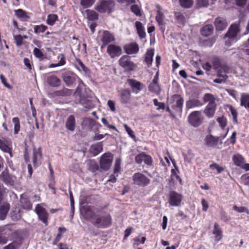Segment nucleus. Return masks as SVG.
I'll list each match as a JSON object with an SVG mask.
<instances>
[{"label": "nucleus", "mask_w": 249, "mask_h": 249, "mask_svg": "<svg viewBox=\"0 0 249 249\" xmlns=\"http://www.w3.org/2000/svg\"><path fill=\"white\" fill-rule=\"evenodd\" d=\"M213 69L216 71L217 78L213 80V82L217 84H222L226 81L228 78V73H233L236 76L243 77V80H249V73L246 72L241 67L236 68L234 69L230 67L226 63H222L217 57H214L212 61Z\"/></svg>", "instance_id": "obj_1"}, {"label": "nucleus", "mask_w": 249, "mask_h": 249, "mask_svg": "<svg viewBox=\"0 0 249 249\" xmlns=\"http://www.w3.org/2000/svg\"><path fill=\"white\" fill-rule=\"evenodd\" d=\"M90 219L93 224L100 228H107L111 224V218L108 214H103L99 217L96 215H92Z\"/></svg>", "instance_id": "obj_2"}, {"label": "nucleus", "mask_w": 249, "mask_h": 249, "mask_svg": "<svg viewBox=\"0 0 249 249\" xmlns=\"http://www.w3.org/2000/svg\"><path fill=\"white\" fill-rule=\"evenodd\" d=\"M203 117L201 112L200 111H194L191 112L188 116V121L189 124L194 127L199 126L203 122Z\"/></svg>", "instance_id": "obj_3"}, {"label": "nucleus", "mask_w": 249, "mask_h": 249, "mask_svg": "<svg viewBox=\"0 0 249 249\" xmlns=\"http://www.w3.org/2000/svg\"><path fill=\"white\" fill-rule=\"evenodd\" d=\"M119 65L125 71H131L136 67V64L134 63L130 57L126 55L122 56L118 61Z\"/></svg>", "instance_id": "obj_4"}, {"label": "nucleus", "mask_w": 249, "mask_h": 249, "mask_svg": "<svg viewBox=\"0 0 249 249\" xmlns=\"http://www.w3.org/2000/svg\"><path fill=\"white\" fill-rule=\"evenodd\" d=\"M132 179L134 184L140 187H145L148 185L150 182V179L139 172L136 173L133 175Z\"/></svg>", "instance_id": "obj_5"}, {"label": "nucleus", "mask_w": 249, "mask_h": 249, "mask_svg": "<svg viewBox=\"0 0 249 249\" xmlns=\"http://www.w3.org/2000/svg\"><path fill=\"white\" fill-rule=\"evenodd\" d=\"M114 6V3L111 0H103L96 6L95 9L99 13L111 12Z\"/></svg>", "instance_id": "obj_6"}, {"label": "nucleus", "mask_w": 249, "mask_h": 249, "mask_svg": "<svg viewBox=\"0 0 249 249\" xmlns=\"http://www.w3.org/2000/svg\"><path fill=\"white\" fill-rule=\"evenodd\" d=\"M239 32V24L234 23L231 25L225 36L228 37L231 41L236 42L238 39L237 35Z\"/></svg>", "instance_id": "obj_7"}, {"label": "nucleus", "mask_w": 249, "mask_h": 249, "mask_svg": "<svg viewBox=\"0 0 249 249\" xmlns=\"http://www.w3.org/2000/svg\"><path fill=\"white\" fill-rule=\"evenodd\" d=\"M12 229L10 225L0 227V245L5 244L8 241V236L11 235Z\"/></svg>", "instance_id": "obj_8"}, {"label": "nucleus", "mask_w": 249, "mask_h": 249, "mask_svg": "<svg viewBox=\"0 0 249 249\" xmlns=\"http://www.w3.org/2000/svg\"><path fill=\"white\" fill-rule=\"evenodd\" d=\"M113 158L110 153H105L101 157L100 160V168L103 170L107 171L110 167Z\"/></svg>", "instance_id": "obj_9"}, {"label": "nucleus", "mask_w": 249, "mask_h": 249, "mask_svg": "<svg viewBox=\"0 0 249 249\" xmlns=\"http://www.w3.org/2000/svg\"><path fill=\"white\" fill-rule=\"evenodd\" d=\"M183 103V99L178 95H173L170 101L171 107L179 113L182 111Z\"/></svg>", "instance_id": "obj_10"}, {"label": "nucleus", "mask_w": 249, "mask_h": 249, "mask_svg": "<svg viewBox=\"0 0 249 249\" xmlns=\"http://www.w3.org/2000/svg\"><path fill=\"white\" fill-rule=\"evenodd\" d=\"M35 212L37 214L39 219L46 225H47L49 214L45 209L43 208L40 204H37L36 207Z\"/></svg>", "instance_id": "obj_11"}, {"label": "nucleus", "mask_w": 249, "mask_h": 249, "mask_svg": "<svg viewBox=\"0 0 249 249\" xmlns=\"http://www.w3.org/2000/svg\"><path fill=\"white\" fill-rule=\"evenodd\" d=\"M182 200V196L180 194L175 191H172L169 194V203L172 206H178Z\"/></svg>", "instance_id": "obj_12"}, {"label": "nucleus", "mask_w": 249, "mask_h": 249, "mask_svg": "<svg viewBox=\"0 0 249 249\" xmlns=\"http://www.w3.org/2000/svg\"><path fill=\"white\" fill-rule=\"evenodd\" d=\"M107 52L111 58L119 56L122 53V50L119 46L110 44L107 48Z\"/></svg>", "instance_id": "obj_13"}, {"label": "nucleus", "mask_w": 249, "mask_h": 249, "mask_svg": "<svg viewBox=\"0 0 249 249\" xmlns=\"http://www.w3.org/2000/svg\"><path fill=\"white\" fill-rule=\"evenodd\" d=\"M42 158V153L41 148H37L34 147L32 162L35 167H37L41 164V159Z\"/></svg>", "instance_id": "obj_14"}, {"label": "nucleus", "mask_w": 249, "mask_h": 249, "mask_svg": "<svg viewBox=\"0 0 249 249\" xmlns=\"http://www.w3.org/2000/svg\"><path fill=\"white\" fill-rule=\"evenodd\" d=\"M135 161L138 164H141L143 161L147 165H150L152 163V160L149 155L145 154L142 152L136 156Z\"/></svg>", "instance_id": "obj_15"}, {"label": "nucleus", "mask_w": 249, "mask_h": 249, "mask_svg": "<svg viewBox=\"0 0 249 249\" xmlns=\"http://www.w3.org/2000/svg\"><path fill=\"white\" fill-rule=\"evenodd\" d=\"M158 72H157L154 76L152 82L148 86L149 90L157 94H159L160 91V88L158 84Z\"/></svg>", "instance_id": "obj_16"}, {"label": "nucleus", "mask_w": 249, "mask_h": 249, "mask_svg": "<svg viewBox=\"0 0 249 249\" xmlns=\"http://www.w3.org/2000/svg\"><path fill=\"white\" fill-rule=\"evenodd\" d=\"M127 83L131 87L133 92L138 94L142 90L143 85L140 82L134 79H128Z\"/></svg>", "instance_id": "obj_17"}, {"label": "nucleus", "mask_w": 249, "mask_h": 249, "mask_svg": "<svg viewBox=\"0 0 249 249\" xmlns=\"http://www.w3.org/2000/svg\"><path fill=\"white\" fill-rule=\"evenodd\" d=\"M62 77L64 82L68 86L72 85L77 77L76 74L71 72L64 73L62 74Z\"/></svg>", "instance_id": "obj_18"}, {"label": "nucleus", "mask_w": 249, "mask_h": 249, "mask_svg": "<svg viewBox=\"0 0 249 249\" xmlns=\"http://www.w3.org/2000/svg\"><path fill=\"white\" fill-rule=\"evenodd\" d=\"M0 149L4 152L9 153L10 156L12 157V148L8 140L3 138L0 139Z\"/></svg>", "instance_id": "obj_19"}, {"label": "nucleus", "mask_w": 249, "mask_h": 249, "mask_svg": "<svg viewBox=\"0 0 249 249\" xmlns=\"http://www.w3.org/2000/svg\"><path fill=\"white\" fill-rule=\"evenodd\" d=\"M125 52L128 54H133L137 53L139 50L138 45L135 42H132L126 44L124 47Z\"/></svg>", "instance_id": "obj_20"}, {"label": "nucleus", "mask_w": 249, "mask_h": 249, "mask_svg": "<svg viewBox=\"0 0 249 249\" xmlns=\"http://www.w3.org/2000/svg\"><path fill=\"white\" fill-rule=\"evenodd\" d=\"M131 99V92L128 89H124L120 93V102L123 104L128 103Z\"/></svg>", "instance_id": "obj_21"}, {"label": "nucleus", "mask_w": 249, "mask_h": 249, "mask_svg": "<svg viewBox=\"0 0 249 249\" xmlns=\"http://www.w3.org/2000/svg\"><path fill=\"white\" fill-rule=\"evenodd\" d=\"M214 24L216 30L219 31H223L225 29L228 25L225 19L221 17L217 18L215 19Z\"/></svg>", "instance_id": "obj_22"}, {"label": "nucleus", "mask_w": 249, "mask_h": 249, "mask_svg": "<svg viewBox=\"0 0 249 249\" xmlns=\"http://www.w3.org/2000/svg\"><path fill=\"white\" fill-rule=\"evenodd\" d=\"M115 40L114 36L113 34L107 31H105L103 32L101 41L104 45L114 41Z\"/></svg>", "instance_id": "obj_23"}, {"label": "nucleus", "mask_w": 249, "mask_h": 249, "mask_svg": "<svg viewBox=\"0 0 249 249\" xmlns=\"http://www.w3.org/2000/svg\"><path fill=\"white\" fill-rule=\"evenodd\" d=\"M216 109L215 103L208 104L204 110V112L208 118L213 116Z\"/></svg>", "instance_id": "obj_24"}, {"label": "nucleus", "mask_w": 249, "mask_h": 249, "mask_svg": "<svg viewBox=\"0 0 249 249\" xmlns=\"http://www.w3.org/2000/svg\"><path fill=\"white\" fill-rule=\"evenodd\" d=\"M66 128L69 131H74L75 128V120L73 115H70L67 118L65 123Z\"/></svg>", "instance_id": "obj_25"}, {"label": "nucleus", "mask_w": 249, "mask_h": 249, "mask_svg": "<svg viewBox=\"0 0 249 249\" xmlns=\"http://www.w3.org/2000/svg\"><path fill=\"white\" fill-rule=\"evenodd\" d=\"M164 14L160 11V9H159L157 11V14L156 16V20L163 32L165 30V22L164 21Z\"/></svg>", "instance_id": "obj_26"}, {"label": "nucleus", "mask_w": 249, "mask_h": 249, "mask_svg": "<svg viewBox=\"0 0 249 249\" xmlns=\"http://www.w3.org/2000/svg\"><path fill=\"white\" fill-rule=\"evenodd\" d=\"M46 81L50 86L53 87H58L61 83L60 80L55 75L48 76Z\"/></svg>", "instance_id": "obj_27"}, {"label": "nucleus", "mask_w": 249, "mask_h": 249, "mask_svg": "<svg viewBox=\"0 0 249 249\" xmlns=\"http://www.w3.org/2000/svg\"><path fill=\"white\" fill-rule=\"evenodd\" d=\"M83 125H85V127H87L90 129H92L94 126H96L97 128L101 126L100 124L97 123L92 119L89 118H86L84 119L83 121Z\"/></svg>", "instance_id": "obj_28"}, {"label": "nucleus", "mask_w": 249, "mask_h": 249, "mask_svg": "<svg viewBox=\"0 0 249 249\" xmlns=\"http://www.w3.org/2000/svg\"><path fill=\"white\" fill-rule=\"evenodd\" d=\"M219 138L214 137L212 135L207 136L205 138V142L207 146L213 147L215 146L218 142Z\"/></svg>", "instance_id": "obj_29"}, {"label": "nucleus", "mask_w": 249, "mask_h": 249, "mask_svg": "<svg viewBox=\"0 0 249 249\" xmlns=\"http://www.w3.org/2000/svg\"><path fill=\"white\" fill-rule=\"evenodd\" d=\"M213 233L214 235L215 240L216 242L219 241L223 237L222 231L216 223L214 224Z\"/></svg>", "instance_id": "obj_30"}, {"label": "nucleus", "mask_w": 249, "mask_h": 249, "mask_svg": "<svg viewBox=\"0 0 249 249\" xmlns=\"http://www.w3.org/2000/svg\"><path fill=\"white\" fill-rule=\"evenodd\" d=\"M103 149V145L101 142L92 145L89 149L90 152L94 156H96L99 154Z\"/></svg>", "instance_id": "obj_31"}, {"label": "nucleus", "mask_w": 249, "mask_h": 249, "mask_svg": "<svg viewBox=\"0 0 249 249\" xmlns=\"http://www.w3.org/2000/svg\"><path fill=\"white\" fill-rule=\"evenodd\" d=\"M10 209V205L8 203H4L0 206V219L4 220Z\"/></svg>", "instance_id": "obj_32"}, {"label": "nucleus", "mask_w": 249, "mask_h": 249, "mask_svg": "<svg viewBox=\"0 0 249 249\" xmlns=\"http://www.w3.org/2000/svg\"><path fill=\"white\" fill-rule=\"evenodd\" d=\"M232 160L235 165L239 167L243 166L245 163V160L242 155L240 154H236L233 156Z\"/></svg>", "instance_id": "obj_33"}, {"label": "nucleus", "mask_w": 249, "mask_h": 249, "mask_svg": "<svg viewBox=\"0 0 249 249\" xmlns=\"http://www.w3.org/2000/svg\"><path fill=\"white\" fill-rule=\"evenodd\" d=\"M213 30V26L212 24H208L201 29V33L203 36H207L211 35Z\"/></svg>", "instance_id": "obj_34"}, {"label": "nucleus", "mask_w": 249, "mask_h": 249, "mask_svg": "<svg viewBox=\"0 0 249 249\" xmlns=\"http://www.w3.org/2000/svg\"><path fill=\"white\" fill-rule=\"evenodd\" d=\"M154 54V50L153 49L148 50L146 52L145 57V62L148 66L151 65L152 64Z\"/></svg>", "instance_id": "obj_35"}, {"label": "nucleus", "mask_w": 249, "mask_h": 249, "mask_svg": "<svg viewBox=\"0 0 249 249\" xmlns=\"http://www.w3.org/2000/svg\"><path fill=\"white\" fill-rule=\"evenodd\" d=\"M135 26L139 36L142 38H144L145 36V32L142 23L140 21H136Z\"/></svg>", "instance_id": "obj_36"}, {"label": "nucleus", "mask_w": 249, "mask_h": 249, "mask_svg": "<svg viewBox=\"0 0 249 249\" xmlns=\"http://www.w3.org/2000/svg\"><path fill=\"white\" fill-rule=\"evenodd\" d=\"M202 104L198 100H189L186 102V106L187 109H190L196 107L201 106Z\"/></svg>", "instance_id": "obj_37"}, {"label": "nucleus", "mask_w": 249, "mask_h": 249, "mask_svg": "<svg viewBox=\"0 0 249 249\" xmlns=\"http://www.w3.org/2000/svg\"><path fill=\"white\" fill-rule=\"evenodd\" d=\"M86 12L87 13V18L89 20H95L98 19V15L94 11L87 10Z\"/></svg>", "instance_id": "obj_38"}, {"label": "nucleus", "mask_w": 249, "mask_h": 249, "mask_svg": "<svg viewBox=\"0 0 249 249\" xmlns=\"http://www.w3.org/2000/svg\"><path fill=\"white\" fill-rule=\"evenodd\" d=\"M58 19V17L55 14H50L47 17V23L51 26L54 24L55 21Z\"/></svg>", "instance_id": "obj_39"}, {"label": "nucleus", "mask_w": 249, "mask_h": 249, "mask_svg": "<svg viewBox=\"0 0 249 249\" xmlns=\"http://www.w3.org/2000/svg\"><path fill=\"white\" fill-rule=\"evenodd\" d=\"M20 202L22 203V207L24 209L31 210L32 209V205L28 199L22 198L20 199Z\"/></svg>", "instance_id": "obj_40"}, {"label": "nucleus", "mask_w": 249, "mask_h": 249, "mask_svg": "<svg viewBox=\"0 0 249 249\" xmlns=\"http://www.w3.org/2000/svg\"><path fill=\"white\" fill-rule=\"evenodd\" d=\"M55 95L59 96H66L71 94V90L68 89H64L54 92Z\"/></svg>", "instance_id": "obj_41"}, {"label": "nucleus", "mask_w": 249, "mask_h": 249, "mask_svg": "<svg viewBox=\"0 0 249 249\" xmlns=\"http://www.w3.org/2000/svg\"><path fill=\"white\" fill-rule=\"evenodd\" d=\"M249 104V95L243 94L241 98V105L247 108V106Z\"/></svg>", "instance_id": "obj_42"}, {"label": "nucleus", "mask_w": 249, "mask_h": 249, "mask_svg": "<svg viewBox=\"0 0 249 249\" xmlns=\"http://www.w3.org/2000/svg\"><path fill=\"white\" fill-rule=\"evenodd\" d=\"M215 98L209 93H206L203 97V100L205 103L209 102V104L215 103Z\"/></svg>", "instance_id": "obj_43"}, {"label": "nucleus", "mask_w": 249, "mask_h": 249, "mask_svg": "<svg viewBox=\"0 0 249 249\" xmlns=\"http://www.w3.org/2000/svg\"><path fill=\"white\" fill-rule=\"evenodd\" d=\"M180 5L186 8H190L193 3L192 0H179Z\"/></svg>", "instance_id": "obj_44"}, {"label": "nucleus", "mask_w": 249, "mask_h": 249, "mask_svg": "<svg viewBox=\"0 0 249 249\" xmlns=\"http://www.w3.org/2000/svg\"><path fill=\"white\" fill-rule=\"evenodd\" d=\"M47 27L43 24L35 26L34 27V32L36 34L43 33L46 31Z\"/></svg>", "instance_id": "obj_45"}, {"label": "nucleus", "mask_w": 249, "mask_h": 249, "mask_svg": "<svg viewBox=\"0 0 249 249\" xmlns=\"http://www.w3.org/2000/svg\"><path fill=\"white\" fill-rule=\"evenodd\" d=\"M81 5L85 8L90 7L94 3V0H81Z\"/></svg>", "instance_id": "obj_46"}, {"label": "nucleus", "mask_w": 249, "mask_h": 249, "mask_svg": "<svg viewBox=\"0 0 249 249\" xmlns=\"http://www.w3.org/2000/svg\"><path fill=\"white\" fill-rule=\"evenodd\" d=\"M175 18L176 20L180 23H183L185 22V17L183 14L178 12L175 13Z\"/></svg>", "instance_id": "obj_47"}, {"label": "nucleus", "mask_w": 249, "mask_h": 249, "mask_svg": "<svg viewBox=\"0 0 249 249\" xmlns=\"http://www.w3.org/2000/svg\"><path fill=\"white\" fill-rule=\"evenodd\" d=\"M120 165L121 160L117 159L115 161V166L114 168V174H116V176H118V174L120 173L121 169Z\"/></svg>", "instance_id": "obj_48"}, {"label": "nucleus", "mask_w": 249, "mask_h": 249, "mask_svg": "<svg viewBox=\"0 0 249 249\" xmlns=\"http://www.w3.org/2000/svg\"><path fill=\"white\" fill-rule=\"evenodd\" d=\"M14 40L17 46H20L23 43V40L21 37V35H14Z\"/></svg>", "instance_id": "obj_49"}, {"label": "nucleus", "mask_w": 249, "mask_h": 249, "mask_svg": "<svg viewBox=\"0 0 249 249\" xmlns=\"http://www.w3.org/2000/svg\"><path fill=\"white\" fill-rule=\"evenodd\" d=\"M15 14L20 18H24L27 17L26 12L20 9L15 10Z\"/></svg>", "instance_id": "obj_50"}, {"label": "nucleus", "mask_w": 249, "mask_h": 249, "mask_svg": "<svg viewBox=\"0 0 249 249\" xmlns=\"http://www.w3.org/2000/svg\"><path fill=\"white\" fill-rule=\"evenodd\" d=\"M194 158V155L190 150H188L187 153L184 156L185 161L190 163Z\"/></svg>", "instance_id": "obj_51"}, {"label": "nucleus", "mask_w": 249, "mask_h": 249, "mask_svg": "<svg viewBox=\"0 0 249 249\" xmlns=\"http://www.w3.org/2000/svg\"><path fill=\"white\" fill-rule=\"evenodd\" d=\"M202 67L203 69L206 71V72L208 74H210V71H211L212 68H213V66L209 62H205L202 64Z\"/></svg>", "instance_id": "obj_52"}, {"label": "nucleus", "mask_w": 249, "mask_h": 249, "mask_svg": "<svg viewBox=\"0 0 249 249\" xmlns=\"http://www.w3.org/2000/svg\"><path fill=\"white\" fill-rule=\"evenodd\" d=\"M217 121L219 123L220 126L222 128H224L227 125V120L223 116H222L221 117H218L217 119Z\"/></svg>", "instance_id": "obj_53"}, {"label": "nucleus", "mask_w": 249, "mask_h": 249, "mask_svg": "<svg viewBox=\"0 0 249 249\" xmlns=\"http://www.w3.org/2000/svg\"><path fill=\"white\" fill-rule=\"evenodd\" d=\"M57 58L59 60L58 64L60 66H64L66 64L65 56L64 54H59L57 56Z\"/></svg>", "instance_id": "obj_54"}, {"label": "nucleus", "mask_w": 249, "mask_h": 249, "mask_svg": "<svg viewBox=\"0 0 249 249\" xmlns=\"http://www.w3.org/2000/svg\"><path fill=\"white\" fill-rule=\"evenodd\" d=\"M208 4V0H197V5L198 7H207Z\"/></svg>", "instance_id": "obj_55"}, {"label": "nucleus", "mask_w": 249, "mask_h": 249, "mask_svg": "<svg viewBox=\"0 0 249 249\" xmlns=\"http://www.w3.org/2000/svg\"><path fill=\"white\" fill-rule=\"evenodd\" d=\"M210 168L212 169H216L218 173H220L224 170V168L220 167L216 163H213V164H211L210 165Z\"/></svg>", "instance_id": "obj_56"}, {"label": "nucleus", "mask_w": 249, "mask_h": 249, "mask_svg": "<svg viewBox=\"0 0 249 249\" xmlns=\"http://www.w3.org/2000/svg\"><path fill=\"white\" fill-rule=\"evenodd\" d=\"M146 238L145 237H142L141 240L139 236L136 237L134 239V241H135L134 245L138 246L140 243L143 244Z\"/></svg>", "instance_id": "obj_57"}, {"label": "nucleus", "mask_w": 249, "mask_h": 249, "mask_svg": "<svg viewBox=\"0 0 249 249\" xmlns=\"http://www.w3.org/2000/svg\"><path fill=\"white\" fill-rule=\"evenodd\" d=\"M153 103L155 106H157L158 107L157 108L158 109H164L165 108V104L162 102H159L158 100L156 99L153 100Z\"/></svg>", "instance_id": "obj_58"}, {"label": "nucleus", "mask_w": 249, "mask_h": 249, "mask_svg": "<svg viewBox=\"0 0 249 249\" xmlns=\"http://www.w3.org/2000/svg\"><path fill=\"white\" fill-rule=\"evenodd\" d=\"M131 11L134 13L137 16L141 15V11L137 5H133L131 7Z\"/></svg>", "instance_id": "obj_59"}, {"label": "nucleus", "mask_w": 249, "mask_h": 249, "mask_svg": "<svg viewBox=\"0 0 249 249\" xmlns=\"http://www.w3.org/2000/svg\"><path fill=\"white\" fill-rule=\"evenodd\" d=\"M124 126L125 129L126 131L127 132L128 134L129 135V136L131 137L133 139H135L136 138V137L134 135L133 131L131 129V128L129 127L128 126H127V125L126 124H124Z\"/></svg>", "instance_id": "obj_60"}, {"label": "nucleus", "mask_w": 249, "mask_h": 249, "mask_svg": "<svg viewBox=\"0 0 249 249\" xmlns=\"http://www.w3.org/2000/svg\"><path fill=\"white\" fill-rule=\"evenodd\" d=\"M33 52L35 56L37 58H41L43 56V54L41 51L37 48H34Z\"/></svg>", "instance_id": "obj_61"}, {"label": "nucleus", "mask_w": 249, "mask_h": 249, "mask_svg": "<svg viewBox=\"0 0 249 249\" xmlns=\"http://www.w3.org/2000/svg\"><path fill=\"white\" fill-rule=\"evenodd\" d=\"M107 106L112 111L115 112L116 111L115 103L113 101L111 100H108L107 102Z\"/></svg>", "instance_id": "obj_62"}, {"label": "nucleus", "mask_w": 249, "mask_h": 249, "mask_svg": "<svg viewBox=\"0 0 249 249\" xmlns=\"http://www.w3.org/2000/svg\"><path fill=\"white\" fill-rule=\"evenodd\" d=\"M108 135V134L106 133L104 135L103 134H100L98 133H95V135L93 138V140L94 141H97L101 140L102 139L104 138L105 136Z\"/></svg>", "instance_id": "obj_63"}, {"label": "nucleus", "mask_w": 249, "mask_h": 249, "mask_svg": "<svg viewBox=\"0 0 249 249\" xmlns=\"http://www.w3.org/2000/svg\"><path fill=\"white\" fill-rule=\"evenodd\" d=\"M0 78L1 79V82L4 85L5 87L8 88L9 89H11L12 87L6 82V79L4 77V76L2 74L0 75Z\"/></svg>", "instance_id": "obj_64"}]
</instances>
